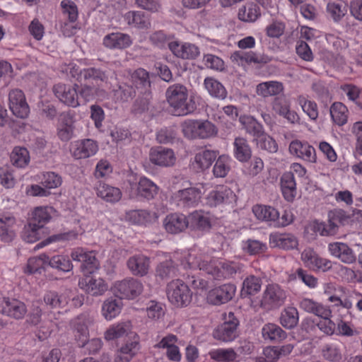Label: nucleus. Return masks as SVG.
<instances>
[{
	"mask_svg": "<svg viewBox=\"0 0 362 362\" xmlns=\"http://www.w3.org/2000/svg\"><path fill=\"white\" fill-rule=\"evenodd\" d=\"M253 142L255 143L258 148L270 153H275L278 150V145L276 141L268 135L264 129L253 139Z\"/></svg>",
	"mask_w": 362,
	"mask_h": 362,
	"instance_id": "50",
	"label": "nucleus"
},
{
	"mask_svg": "<svg viewBox=\"0 0 362 362\" xmlns=\"http://www.w3.org/2000/svg\"><path fill=\"white\" fill-rule=\"evenodd\" d=\"M273 112L291 124L298 123L300 117L296 111L291 110V102L280 97H276L272 102Z\"/></svg>",
	"mask_w": 362,
	"mask_h": 362,
	"instance_id": "24",
	"label": "nucleus"
},
{
	"mask_svg": "<svg viewBox=\"0 0 362 362\" xmlns=\"http://www.w3.org/2000/svg\"><path fill=\"white\" fill-rule=\"evenodd\" d=\"M257 95L266 98L269 97H277L284 91V84L278 81H267L259 83L256 86Z\"/></svg>",
	"mask_w": 362,
	"mask_h": 362,
	"instance_id": "34",
	"label": "nucleus"
},
{
	"mask_svg": "<svg viewBox=\"0 0 362 362\" xmlns=\"http://www.w3.org/2000/svg\"><path fill=\"white\" fill-rule=\"evenodd\" d=\"M239 122L253 139L264 129L262 125L256 119L250 115H241Z\"/></svg>",
	"mask_w": 362,
	"mask_h": 362,
	"instance_id": "56",
	"label": "nucleus"
},
{
	"mask_svg": "<svg viewBox=\"0 0 362 362\" xmlns=\"http://www.w3.org/2000/svg\"><path fill=\"white\" fill-rule=\"evenodd\" d=\"M139 337L131 333L128 339L120 346L116 352L115 362H129L139 351Z\"/></svg>",
	"mask_w": 362,
	"mask_h": 362,
	"instance_id": "12",
	"label": "nucleus"
},
{
	"mask_svg": "<svg viewBox=\"0 0 362 362\" xmlns=\"http://www.w3.org/2000/svg\"><path fill=\"white\" fill-rule=\"evenodd\" d=\"M185 258V260L181 261L185 268L203 270L216 279L229 278L240 272L243 267L241 264L233 262H221L212 259L205 251L195 248L192 249Z\"/></svg>",
	"mask_w": 362,
	"mask_h": 362,
	"instance_id": "1",
	"label": "nucleus"
},
{
	"mask_svg": "<svg viewBox=\"0 0 362 362\" xmlns=\"http://www.w3.org/2000/svg\"><path fill=\"white\" fill-rule=\"evenodd\" d=\"M127 267L134 275L143 276L148 272L150 260L144 255H136L129 259Z\"/></svg>",
	"mask_w": 362,
	"mask_h": 362,
	"instance_id": "35",
	"label": "nucleus"
},
{
	"mask_svg": "<svg viewBox=\"0 0 362 362\" xmlns=\"http://www.w3.org/2000/svg\"><path fill=\"white\" fill-rule=\"evenodd\" d=\"M81 99L84 103L98 98L103 100L106 97V93L103 90H100L89 86H83L79 91Z\"/></svg>",
	"mask_w": 362,
	"mask_h": 362,
	"instance_id": "60",
	"label": "nucleus"
},
{
	"mask_svg": "<svg viewBox=\"0 0 362 362\" xmlns=\"http://www.w3.org/2000/svg\"><path fill=\"white\" fill-rule=\"evenodd\" d=\"M163 226L168 233L176 234L188 227V218L182 214H170L164 218Z\"/></svg>",
	"mask_w": 362,
	"mask_h": 362,
	"instance_id": "29",
	"label": "nucleus"
},
{
	"mask_svg": "<svg viewBox=\"0 0 362 362\" xmlns=\"http://www.w3.org/2000/svg\"><path fill=\"white\" fill-rule=\"evenodd\" d=\"M40 180L42 185L48 191L60 187L62 183V177L54 172L43 173Z\"/></svg>",
	"mask_w": 362,
	"mask_h": 362,
	"instance_id": "62",
	"label": "nucleus"
},
{
	"mask_svg": "<svg viewBox=\"0 0 362 362\" xmlns=\"http://www.w3.org/2000/svg\"><path fill=\"white\" fill-rule=\"evenodd\" d=\"M142 283L136 279L129 277L115 281L112 287V293L120 299L133 300L143 291Z\"/></svg>",
	"mask_w": 362,
	"mask_h": 362,
	"instance_id": "7",
	"label": "nucleus"
},
{
	"mask_svg": "<svg viewBox=\"0 0 362 362\" xmlns=\"http://www.w3.org/2000/svg\"><path fill=\"white\" fill-rule=\"evenodd\" d=\"M160 261L156 268V274L162 279L168 278L175 274L176 267L173 264L171 257L168 254L160 252L157 255Z\"/></svg>",
	"mask_w": 362,
	"mask_h": 362,
	"instance_id": "38",
	"label": "nucleus"
},
{
	"mask_svg": "<svg viewBox=\"0 0 362 362\" xmlns=\"http://www.w3.org/2000/svg\"><path fill=\"white\" fill-rule=\"evenodd\" d=\"M181 129L188 139H204L217 134L216 126L206 119H185L181 123Z\"/></svg>",
	"mask_w": 362,
	"mask_h": 362,
	"instance_id": "5",
	"label": "nucleus"
},
{
	"mask_svg": "<svg viewBox=\"0 0 362 362\" xmlns=\"http://www.w3.org/2000/svg\"><path fill=\"white\" fill-rule=\"evenodd\" d=\"M269 244L272 248L290 250L298 247V240L291 233L273 232L269 234Z\"/></svg>",
	"mask_w": 362,
	"mask_h": 362,
	"instance_id": "23",
	"label": "nucleus"
},
{
	"mask_svg": "<svg viewBox=\"0 0 362 362\" xmlns=\"http://www.w3.org/2000/svg\"><path fill=\"white\" fill-rule=\"evenodd\" d=\"M217 153L215 151L202 149L197 152L191 160V165L197 171L208 169L216 160Z\"/></svg>",
	"mask_w": 362,
	"mask_h": 362,
	"instance_id": "31",
	"label": "nucleus"
},
{
	"mask_svg": "<svg viewBox=\"0 0 362 362\" xmlns=\"http://www.w3.org/2000/svg\"><path fill=\"white\" fill-rule=\"evenodd\" d=\"M98 151V145L93 139H81L71 144V152L76 159L88 158L95 155Z\"/></svg>",
	"mask_w": 362,
	"mask_h": 362,
	"instance_id": "21",
	"label": "nucleus"
},
{
	"mask_svg": "<svg viewBox=\"0 0 362 362\" xmlns=\"http://www.w3.org/2000/svg\"><path fill=\"white\" fill-rule=\"evenodd\" d=\"M122 307V299L107 298L102 304L101 315L106 320H112L120 314Z\"/></svg>",
	"mask_w": 362,
	"mask_h": 362,
	"instance_id": "36",
	"label": "nucleus"
},
{
	"mask_svg": "<svg viewBox=\"0 0 362 362\" xmlns=\"http://www.w3.org/2000/svg\"><path fill=\"white\" fill-rule=\"evenodd\" d=\"M155 214L146 210H133L128 212L126 218L133 224L145 225L155 219Z\"/></svg>",
	"mask_w": 362,
	"mask_h": 362,
	"instance_id": "55",
	"label": "nucleus"
},
{
	"mask_svg": "<svg viewBox=\"0 0 362 362\" xmlns=\"http://www.w3.org/2000/svg\"><path fill=\"white\" fill-rule=\"evenodd\" d=\"M62 72L70 75L71 77L77 78L79 81L84 80H100L105 81L107 78L105 72L95 68H88L83 70H78V68L74 64H69L61 68Z\"/></svg>",
	"mask_w": 362,
	"mask_h": 362,
	"instance_id": "13",
	"label": "nucleus"
},
{
	"mask_svg": "<svg viewBox=\"0 0 362 362\" xmlns=\"http://www.w3.org/2000/svg\"><path fill=\"white\" fill-rule=\"evenodd\" d=\"M180 186L183 187L178 189L171 196V201L179 206H195L199 202L207 184L199 183L193 187H189L187 181L180 179Z\"/></svg>",
	"mask_w": 362,
	"mask_h": 362,
	"instance_id": "4",
	"label": "nucleus"
},
{
	"mask_svg": "<svg viewBox=\"0 0 362 362\" xmlns=\"http://www.w3.org/2000/svg\"><path fill=\"white\" fill-rule=\"evenodd\" d=\"M281 188L284 199L292 202L296 196V183L291 173H285L281 177Z\"/></svg>",
	"mask_w": 362,
	"mask_h": 362,
	"instance_id": "40",
	"label": "nucleus"
},
{
	"mask_svg": "<svg viewBox=\"0 0 362 362\" xmlns=\"http://www.w3.org/2000/svg\"><path fill=\"white\" fill-rule=\"evenodd\" d=\"M74 121L71 117L66 114L60 116L57 125V136L62 141H69L73 136Z\"/></svg>",
	"mask_w": 362,
	"mask_h": 362,
	"instance_id": "43",
	"label": "nucleus"
},
{
	"mask_svg": "<svg viewBox=\"0 0 362 362\" xmlns=\"http://www.w3.org/2000/svg\"><path fill=\"white\" fill-rule=\"evenodd\" d=\"M95 190L97 196L107 202L115 203L122 197V192L119 188L105 183H99Z\"/></svg>",
	"mask_w": 362,
	"mask_h": 362,
	"instance_id": "39",
	"label": "nucleus"
},
{
	"mask_svg": "<svg viewBox=\"0 0 362 362\" xmlns=\"http://www.w3.org/2000/svg\"><path fill=\"white\" fill-rule=\"evenodd\" d=\"M169 49L177 57L192 59L199 54V49L195 45L189 42L180 43L173 41L168 44Z\"/></svg>",
	"mask_w": 362,
	"mask_h": 362,
	"instance_id": "28",
	"label": "nucleus"
},
{
	"mask_svg": "<svg viewBox=\"0 0 362 362\" xmlns=\"http://www.w3.org/2000/svg\"><path fill=\"white\" fill-rule=\"evenodd\" d=\"M149 160L158 167L169 168L175 165L177 157L172 148L157 146L150 150Z\"/></svg>",
	"mask_w": 362,
	"mask_h": 362,
	"instance_id": "14",
	"label": "nucleus"
},
{
	"mask_svg": "<svg viewBox=\"0 0 362 362\" xmlns=\"http://www.w3.org/2000/svg\"><path fill=\"white\" fill-rule=\"evenodd\" d=\"M255 217L262 221H266L274 226L279 211L274 207L266 205H255L252 208Z\"/></svg>",
	"mask_w": 362,
	"mask_h": 362,
	"instance_id": "41",
	"label": "nucleus"
},
{
	"mask_svg": "<svg viewBox=\"0 0 362 362\" xmlns=\"http://www.w3.org/2000/svg\"><path fill=\"white\" fill-rule=\"evenodd\" d=\"M328 251L330 255L338 258L345 264H352L356 260V255L354 250L346 243L335 242L329 243Z\"/></svg>",
	"mask_w": 362,
	"mask_h": 362,
	"instance_id": "27",
	"label": "nucleus"
},
{
	"mask_svg": "<svg viewBox=\"0 0 362 362\" xmlns=\"http://www.w3.org/2000/svg\"><path fill=\"white\" fill-rule=\"evenodd\" d=\"M42 230L43 228L36 223H30L24 228L23 238L28 243L36 242L41 238Z\"/></svg>",
	"mask_w": 362,
	"mask_h": 362,
	"instance_id": "63",
	"label": "nucleus"
},
{
	"mask_svg": "<svg viewBox=\"0 0 362 362\" xmlns=\"http://www.w3.org/2000/svg\"><path fill=\"white\" fill-rule=\"evenodd\" d=\"M26 313L27 308L23 302L16 298H0V313L2 315L20 320L24 317Z\"/></svg>",
	"mask_w": 362,
	"mask_h": 362,
	"instance_id": "17",
	"label": "nucleus"
},
{
	"mask_svg": "<svg viewBox=\"0 0 362 362\" xmlns=\"http://www.w3.org/2000/svg\"><path fill=\"white\" fill-rule=\"evenodd\" d=\"M300 259L306 268L315 272H326L332 267L329 259L320 257L312 247H306L302 251Z\"/></svg>",
	"mask_w": 362,
	"mask_h": 362,
	"instance_id": "8",
	"label": "nucleus"
},
{
	"mask_svg": "<svg viewBox=\"0 0 362 362\" xmlns=\"http://www.w3.org/2000/svg\"><path fill=\"white\" fill-rule=\"evenodd\" d=\"M233 153L240 162H247L251 157L252 151L247 140L243 137H237L233 142Z\"/></svg>",
	"mask_w": 362,
	"mask_h": 362,
	"instance_id": "44",
	"label": "nucleus"
},
{
	"mask_svg": "<svg viewBox=\"0 0 362 362\" xmlns=\"http://www.w3.org/2000/svg\"><path fill=\"white\" fill-rule=\"evenodd\" d=\"M30 153L27 148L16 146L11 153V161L17 168H25L30 163Z\"/></svg>",
	"mask_w": 362,
	"mask_h": 362,
	"instance_id": "52",
	"label": "nucleus"
},
{
	"mask_svg": "<svg viewBox=\"0 0 362 362\" xmlns=\"http://www.w3.org/2000/svg\"><path fill=\"white\" fill-rule=\"evenodd\" d=\"M124 19L128 25L137 28L146 29L150 26L148 17L141 11H129L124 14Z\"/></svg>",
	"mask_w": 362,
	"mask_h": 362,
	"instance_id": "47",
	"label": "nucleus"
},
{
	"mask_svg": "<svg viewBox=\"0 0 362 362\" xmlns=\"http://www.w3.org/2000/svg\"><path fill=\"white\" fill-rule=\"evenodd\" d=\"M103 42L104 46L108 49H123L132 44V40L128 34L116 32L106 35Z\"/></svg>",
	"mask_w": 362,
	"mask_h": 362,
	"instance_id": "30",
	"label": "nucleus"
},
{
	"mask_svg": "<svg viewBox=\"0 0 362 362\" xmlns=\"http://www.w3.org/2000/svg\"><path fill=\"white\" fill-rule=\"evenodd\" d=\"M16 218L10 214H0V238L9 243L16 236Z\"/></svg>",
	"mask_w": 362,
	"mask_h": 362,
	"instance_id": "33",
	"label": "nucleus"
},
{
	"mask_svg": "<svg viewBox=\"0 0 362 362\" xmlns=\"http://www.w3.org/2000/svg\"><path fill=\"white\" fill-rule=\"evenodd\" d=\"M297 103L310 120L315 121L317 119L319 111L317 105L315 101L310 100L305 95H300L297 98Z\"/></svg>",
	"mask_w": 362,
	"mask_h": 362,
	"instance_id": "54",
	"label": "nucleus"
},
{
	"mask_svg": "<svg viewBox=\"0 0 362 362\" xmlns=\"http://www.w3.org/2000/svg\"><path fill=\"white\" fill-rule=\"evenodd\" d=\"M298 322V313L293 307L286 308L281 314L280 323L286 329L293 328Z\"/></svg>",
	"mask_w": 362,
	"mask_h": 362,
	"instance_id": "58",
	"label": "nucleus"
},
{
	"mask_svg": "<svg viewBox=\"0 0 362 362\" xmlns=\"http://www.w3.org/2000/svg\"><path fill=\"white\" fill-rule=\"evenodd\" d=\"M54 214V209L51 206L36 207L33 211V221L40 227L47 223Z\"/></svg>",
	"mask_w": 362,
	"mask_h": 362,
	"instance_id": "53",
	"label": "nucleus"
},
{
	"mask_svg": "<svg viewBox=\"0 0 362 362\" xmlns=\"http://www.w3.org/2000/svg\"><path fill=\"white\" fill-rule=\"evenodd\" d=\"M70 291L59 293L54 291H47L44 296L45 304L52 308H64L70 298Z\"/></svg>",
	"mask_w": 362,
	"mask_h": 362,
	"instance_id": "42",
	"label": "nucleus"
},
{
	"mask_svg": "<svg viewBox=\"0 0 362 362\" xmlns=\"http://www.w3.org/2000/svg\"><path fill=\"white\" fill-rule=\"evenodd\" d=\"M79 287L87 293L93 296H100L109 289L108 284L100 277L85 278L79 280Z\"/></svg>",
	"mask_w": 362,
	"mask_h": 362,
	"instance_id": "25",
	"label": "nucleus"
},
{
	"mask_svg": "<svg viewBox=\"0 0 362 362\" xmlns=\"http://www.w3.org/2000/svg\"><path fill=\"white\" fill-rule=\"evenodd\" d=\"M76 87V85L71 86L64 83H57L54 86L53 92L60 102L67 106L76 107L82 104Z\"/></svg>",
	"mask_w": 362,
	"mask_h": 362,
	"instance_id": "15",
	"label": "nucleus"
},
{
	"mask_svg": "<svg viewBox=\"0 0 362 362\" xmlns=\"http://www.w3.org/2000/svg\"><path fill=\"white\" fill-rule=\"evenodd\" d=\"M132 197L139 196L147 199H153L158 192V187L149 178L141 176L134 183L129 182Z\"/></svg>",
	"mask_w": 362,
	"mask_h": 362,
	"instance_id": "18",
	"label": "nucleus"
},
{
	"mask_svg": "<svg viewBox=\"0 0 362 362\" xmlns=\"http://www.w3.org/2000/svg\"><path fill=\"white\" fill-rule=\"evenodd\" d=\"M8 107L17 117L26 118L30 112L23 92L20 89H13L8 93Z\"/></svg>",
	"mask_w": 362,
	"mask_h": 362,
	"instance_id": "16",
	"label": "nucleus"
},
{
	"mask_svg": "<svg viewBox=\"0 0 362 362\" xmlns=\"http://www.w3.org/2000/svg\"><path fill=\"white\" fill-rule=\"evenodd\" d=\"M93 317L89 314L84 313L78 315L71 322L74 337L78 346L83 347L87 345L90 354L97 353L103 346V341L99 338H93L88 341L89 337L88 327L93 325Z\"/></svg>",
	"mask_w": 362,
	"mask_h": 362,
	"instance_id": "3",
	"label": "nucleus"
},
{
	"mask_svg": "<svg viewBox=\"0 0 362 362\" xmlns=\"http://www.w3.org/2000/svg\"><path fill=\"white\" fill-rule=\"evenodd\" d=\"M188 218L189 227L194 230L207 231L211 227L212 216L207 212L195 211Z\"/></svg>",
	"mask_w": 362,
	"mask_h": 362,
	"instance_id": "32",
	"label": "nucleus"
},
{
	"mask_svg": "<svg viewBox=\"0 0 362 362\" xmlns=\"http://www.w3.org/2000/svg\"><path fill=\"white\" fill-rule=\"evenodd\" d=\"M330 115L333 122L342 126L346 123L348 119V109L343 103L340 102L334 103L330 107Z\"/></svg>",
	"mask_w": 362,
	"mask_h": 362,
	"instance_id": "51",
	"label": "nucleus"
},
{
	"mask_svg": "<svg viewBox=\"0 0 362 362\" xmlns=\"http://www.w3.org/2000/svg\"><path fill=\"white\" fill-rule=\"evenodd\" d=\"M166 98L176 115H187L198 108H203L205 103L196 93L188 94L187 88L181 84H174L166 90Z\"/></svg>",
	"mask_w": 362,
	"mask_h": 362,
	"instance_id": "2",
	"label": "nucleus"
},
{
	"mask_svg": "<svg viewBox=\"0 0 362 362\" xmlns=\"http://www.w3.org/2000/svg\"><path fill=\"white\" fill-rule=\"evenodd\" d=\"M289 153L304 161L315 163L317 162V154L313 146L306 141L300 140L292 141L288 146Z\"/></svg>",
	"mask_w": 362,
	"mask_h": 362,
	"instance_id": "20",
	"label": "nucleus"
},
{
	"mask_svg": "<svg viewBox=\"0 0 362 362\" xmlns=\"http://www.w3.org/2000/svg\"><path fill=\"white\" fill-rule=\"evenodd\" d=\"M29 322L33 325L39 326L41 329H43L42 332L45 335L49 334L55 325L51 321L42 320L41 309L38 306L33 308V312L30 315Z\"/></svg>",
	"mask_w": 362,
	"mask_h": 362,
	"instance_id": "48",
	"label": "nucleus"
},
{
	"mask_svg": "<svg viewBox=\"0 0 362 362\" xmlns=\"http://www.w3.org/2000/svg\"><path fill=\"white\" fill-rule=\"evenodd\" d=\"M262 337L265 340L277 341L286 337V332L277 325L268 323L262 329Z\"/></svg>",
	"mask_w": 362,
	"mask_h": 362,
	"instance_id": "57",
	"label": "nucleus"
},
{
	"mask_svg": "<svg viewBox=\"0 0 362 362\" xmlns=\"http://www.w3.org/2000/svg\"><path fill=\"white\" fill-rule=\"evenodd\" d=\"M230 59L240 66L252 63L264 64L271 61V58L264 54L241 51L233 52L230 56Z\"/></svg>",
	"mask_w": 362,
	"mask_h": 362,
	"instance_id": "26",
	"label": "nucleus"
},
{
	"mask_svg": "<svg viewBox=\"0 0 362 362\" xmlns=\"http://www.w3.org/2000/svg\"><path fill=\"white\" fill-rule=\"evenodd\" d=\"M204 199L209 206L229 205L236 202V195L228 187L221 185L209 192Z\"/></svg>",
	"mask_w": 362,
	"mask_h": 362,
	"instance_id": "10",
	"label": "nucleus"
},
{
	"mask_svg": "<svg viewBox=\"0 0 362 362\" xmlns=\"http://www.w3.org/2000/svg\"><path fill=\"white\" fill-rule=\"evenodd\" d=\"M132 324L129 321L119 322L112 325L104 333V338L107 341H112L121 338L123 336H129Z\"/></svg>",
	"mask_w": 362,
	"mask_h": 362,
	"instance_id": "37",
	"label": "nucleus"
},
{
	"mask_svg": "<svg viewBox=\"0 0 362 362\" xmlns=\"http://www.w3.org/2000/svg\"><path fill=\"white\" fill-rule=\"evenodd\" d=\"M47 264L52 268L67 272L73 269V264L66 255H58L48 258Z\"/></svg>",
	"mask_w": 362,
	"mask_h": 362,
	"instance_id": "64",
	"label": "nucleus"
},
{
	"mask_svg": "<svg viewBox=\"0 0 362 362\" xmlns=\"http://www.w3.org/2000/svg\"><path fill=\"white\" fill-rule=\"evenodd\" d=\"M260 14V10L257 5L247 3L239 8L238 16L242 21L252 23L257 20Z\"/></svg>",
	"mask_w": 362,
	"mask_h": 362,
	"instance_id": "46",
	"label": "nucleus"
},
{
	"mask_svg": "<svg viewBox=\"0 0 362 362\" xmlns=\"http://www.w3.org/2000/svg\"><path fill=\"white\" fill-rule=\"evenodd\" d=\"M204 85L209 94L214 98L223 100L227 96V90L223 84L213 77H206Z\"/></svg>",
	"mask_w": 362,
	"mask_h": 362,
	"instance_id": "45",
	"label": "nucleus"
},
{
	"mask_svg": "<svg viewBox=\"0 0 362 362\" xmlns=\"http://www.w3.org/2000/svg\"><path fill=\"white\" fill-rule=\"evenodd\" d=\"M231 163L232 158L228 155L219 156L213 168L214 175L216 177H226L230 170Z\"/></svg>",
	"mask_w": 362,
	"mask_h": 362,
	"instance_id": "49",
	"label": "nucleus"
},
{
	"mask_svg": "<svg viewBox=\"0 0 362 362\" xmlns=\"http://www.w3.org/2000/svg\"><path fill=\"white\" fill-rule=\"evenodd\" d=\"M166 292L169 301L176 307L187 306L192 300V293L189 286L182 280L170 281L167 286Z\"/></svg>",
	"mask_w": 362,
	"mask_h": 362,
	"instance_id": "6",
	"label": "nucleus"
},
{
	"mask_svg": "<svg viewBox=\"0 0 362 362\" xmlns=\"http://www.w3.org/2000/svg\"><path fill=\"white\" fill-rule=\"evenodd\" d=\"M238 321L234 314L229 313L224 317V322L218 326L213 332L216 339L229 342L234 340L237 336L236 330Z\"/></svg>",
	"mask_w": 362,
	"mask_h": 362,
	"instance_id": "11",
	"label": "nucleus"
},
{
	"mask_svg": "<svg viewBox=\"0 0 362 362\" xmlns=\"http://www.w3.org/2000/svg\"><path fill=\"white\" fill-rule=\"evenodd\" d=\"M286 298V292L280 286L269 284L263 292L259 306L266 310L276 308L284 303Z\"/></svg>",
	"mask_w": 362,
	"mask_h": 362,
	"instance_id": "9",
	"label": "nucleus"
},
{
	"mask_svg": "<svg viewBox=\"0 0 362 362\" xmlns=\"http://www.w3.org/2000/svg\"><path fill=\"white\" fill-rule=\"evenodd\" d=\"M261 285L262 282L259 278L255 276L247 277L243 283L241 296L246 297L256 293L260 290Z\"/></svg>",
	"mask_w": 362,
	"mask_h": 362,
	"instance_id": "61",
	"label": "nucleus"
},
{
	"mask_svg": "<svg viewBox=\"0 0 362 362\" xmlns=\"http://www.w3.org/2000/svg\"><path fill=\"white\" fill-rule=\"evenodd\" d=\"M71 257L74 261L81 262V270L85 274H92L99 269L100 264L93 251H86L83 248L74 249Z\"/></svg>",
	"mask_w": 362,
	"mask_h": 362,
	"instance_id": "19",
	"label": "nucleus"
},
{
	"mask_svg": "<svg viewBox=\"0 0 362 362\" xmlns=\"http://www.w3.org/2000/svg\"><path fill=\"white\" fill-rule=\"evenodd\" d=\"M236 288L233 284H227L210 290L206 296L209 303L221 305L227 303L233 298Z\"/></svg>",
	"mask_w": 362,
	"mask_h": 362,
	"instance_id": "22",
	"label": "nucleus"
},
{
	"mask_svg": "<svg viewBox=\"0 0 362 362\" xmlns=\"http://www.w3.org/2000/svg\"><path fill=\"white\" fill-rule=\"evenodd\" d=\"M210 357L218 362H233L238 354L233 349H216L209 352Z\"/></svg>",
	"mask_w": 362,
	"mask_h": 362,
	"instance_id": "59",
	"label": "nucleus"
}]
</instances>
